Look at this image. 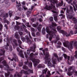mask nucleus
I'll return each instance as SVG.
<instances>
[{
    "label": "nucleus",
    "mask_w": 77,
    "mask_h": 77,
    "mask_svg": "<svg viewBox=\"0 0 77 77\" xmlns=\"http://www.w3.org/2000/svg\"><path fill=\"white\" fill-rule=\"evenodd\" d=\"M45 61L46 63H48V66H51V67H54L55 66L53 65H52L51 63H50L51 61V58H49V53L48 52H46L45 54Z\"/></svg>",
    "instance_id": "7"
},
{
    "label": "nucleus",
    "mask_w": 77,
    "mask_h": 77,
    "mask_svg": "<svg viewBox=\"0 0 77 77\" xmlns=\"http://www.w3.org/2000/svg\"><path fill=\"white\" fill-rule=\"evenodd\" d=\"M3 60H4V57H1L0 58V63H1V62Z\"/></svg>",
    "instance_id": "41"
},
{
    "label": "nucleus",
    "mask_w": 77,
    "mask_h": 77,
    "mask_svg": "<svg viewBox=\"0 0 77 77\" xmlns=\"http://www.w3.org/2000/svg\"><path fill=\"white\" fill-rule=\"evenodd\" d=\"M54 19L55 21H57V15H56L55 16H54Z\"/></svg>",
    "instance_id": "31"
},
{
    "label": "nucleus",
    "mask_w": 77,
    "mask_h": 77,
    "mask_svg": "<svg viewBox=\"0 0 77 77\" xmlns=\"http://www.w3.org/2000/svg\"><path fill=\"white\" fill-rule=\"evenodd\" d=\"M13 57H12V59L11 58L8 57V59L10 60L11 61H13L14 60V61L16 62V61H18V57L17 56L15 55V54L14 53H13Z\"/></svg>",
    "instance_id": "13"
},
{
    "label": "nucleus",
    "mask_w": 77,
    "mask_h": 77,
    "mask_svg": "<svg viewBox=\"0 0 77 77\" xmlns=\"http://www.w3.org/2000/svg\"><path fill=\"white\" fill-rule=\"evenodd\" d=\"M47 71V69L46 68L42 71V74H46Z\"/></svg>",
    "instance_id": "27"
},
{
    "label": "nucleus",
    "mask_w": 77,
    "mask_h": 77,
    "mask_svg": "<svg viewBox=\"0 0 77 77\" xmlns=\"http://www.w3.org/2000/svg\"><path fill=\"white\" fill-rule=\"evenodd\" d=\"M75 57L76 58H77V51H76L75 52Z\"/></svg>",
    "instance_id": "51"
},
{
    "label": "nucleus",
    "mask_w": 77,
    "mask_h": 77,
    "mask_svg": "<svg viewBox=\"0 0 77 77\" xmlns=\"http://www.w3.org/2000/svg\"><path fill=\"white\" fill-rule=\"evenodd\" d=\"M22 4V5H26V3H25V2L23 1V2L21 3Z\"/></svg>",
    "instance_id": "63"
},
{
    "label": "nucleus",
    "mask_w": 77,
    "mask_h": 77,
    "mask_svg": "<svg viewBox=\"0 0 77 77\" xmlns=\"http://www.w3.org/2000/svg\"><path fill=\"white\" fill-rule=\"evenodd\" d=\"M36 48V46H35L34 47L33 46H32V47H31L29 49L30 51H33V50H35V48Z\"/></svg>",
    "instance_id": "25"
},
{
    "label": "nucleus",
    "mask_w": 77,
    "mask_h": 77,
    "mask_svg": "<svg viewBox=\"0 0 77 77\" xmlns=\"http://www.w3.org/2000/svg\"><path fill=\"white\" fill-rule=\"evenodd\" d=\"M0 16L4 18H5L8 17V13L5 14V12H3V10H2L0 11Z\"/></svg>",
    "instance_id": "12"
},
{
    "label": "nucleus",
    "mask_w": 77,
    "mask_h": 77,
    "mask_svg": "<svg viewBox=\"0 0 77 77\" xmlns=\"http://www.w3.org/2000/svg\"><path fill=\"white\" fill-rule=\"evenodd\" d=\"M21 39L22 41H23V42L25 41V38H24L23 37H21Z\"/></svg>",
    "instance_id": "40"
},
{
    "label": "nucleus",
    "mask_w": 77,
    "mask_h": 77,
    "mask_svg": "<svg viewBox=\"0 0 77 77\" xmlns=\"http://www.w3.org/2000/svg\"><path fill=\"white\" fill-rule=\"evenodd\" d=\"M52 61L53 64H54V65H55V64H56L57 60H56V59L55 58V57H52Z\"/></svg>",
    "instance_id": "17"
},
{
    "label": "nucleus",
    "mask_w": 77,
    "mask_h": 77,
    "mask_svg": "<svg viewBox=\"0 0 77 77\" xmlns=\"http://www.w3.org/2000/svg\"><path fill=\"white\" fill-rule=\"evenodd\" d=\"M24 32H26V33H28V31L27 30V29H24Z\"/></svg>",
    "instance_id": "58"
},
{
    "label": "nucleus",
    "mask_w": 77,
    "mask_h": 77,
    "mask_svg": "<svg viewBox=\"0 0 77 77\" xmlns=\"http://www.w3.org/2000/svg\"><path fill=\"white\" fill-rule=\"evenodd\" d=\"M22 8H23V9L25 10V11H26L27 9V8L26 7L24 6H22Z\"/></svg>",
    "instance_id": "39"
},
{
    "label": "nucleus",
    "mask_w": 77,
    "mask_h": 77,
    "mask_svg": "<svg viewBox=\"0 0 77 77\" xmlns=\"http://www.w3.org/2000/svg\"><path fill=\"white\" fill-rule=\"evenodd\" d=\"M17 50L18 52H19V56H20V57H22V58H24V56L23 54V51H20V48L19 47H17Z\"/></svg>",
    "instance_id": "14"
},
{
    "label": "nucleus",
    "mask_w": 77,
    "mask_h": 77,
    "mask_svg": "<svg viewBox=\"0 0 77 77\" xmlns=\"http://www.w3.org/2000/svg\"><path fill=\"white\" fill-rule=\"evenodd\" d=\"M57 44H59V45H61L62 44V43H61V42H60L58 41L57 43Z\"/></svg>",
    "instance_id": "62"
},
{
    "label": "nucleus",
    "mask_w": 77,
    "mask_h": 77,
    "mask_svg": "<svg viewBox=\"0 0 77 77\" xmlns=\"http://www.w3.org/2000/svg\"><path fill=\"white\" fill-rule=\"evenodd\" d=\"M61 59H62V57H60L59 58H57V60L58 62H59V61Z\"/></svg>",
    "instance_id": "46"
},
{
    "label": "nucleus",
    "mask_w": 77,
    "mask_h": 77,
    "mask_svg": "<svg viewBox=\"0 0 77 77\" xmlns=\"http://www.w3.org/2000/svg\"><path fill=\"white\" fill-rule=\"evenodd\" d=\"M70 11H72V13H71L70 14L69 13V10H68V8H63V9L64 11H65V10L66 9V14H67V17L69 19H72V18L73 17V16H74V14H73V8L71 6H70Z\"/></svg>",
    "instance_id": "4"
},
{
    "label": "nucleus",
    "mask_w": 77,
    "mask_h": 77,
    "mask_svg": "<svg viewBox=\"0 0 77 77\" xmlns=\"http://www.w3.org/2000/svg\"><path fill=\"white\" fill-rule=\"evenodd\" d=\"M76 25L75 24V34H76L77 33V26L76 27Z\"/></svg>",
    "instance_id": "30"
},
{
    "label": "nucleus",
    "mask_w": 77,
    "mask_h": 77,
    "mask_svg": "<svg viewBox=\"0 0 77 77\" xmlns=\"http://www.w3.org/2000/svg\"><path fill=\"white\" fill-rule=\"evenodd\" d=\"M72 21L74 22V23H77V20L74 17H73L72 19Z\"/></svg>",
    "instance_id": "26"
},
{
    "label": "nucleus",
    "mask_w": 77,
    "mask_h": 77,
    "mask_svg": "<svg viewBox=\"0 0 77 77\" xmlns=\"http://www.w3.org/2000/svg\"><path fill=\"white\" fill-rule=\"evenodd\" d=\"M19 33L20 35H22L23 34L22 32H19Z\"/></svg>",
    "instance_id": "60"
},
{
    "label": "nucleus",
    "mask_w": 77,
    "mask_h": 77,
    "mask_svg": "<svg viewBox=\"0 0 77 77\" xmlns=\"http://www.w3.org/2000/svg\"><path fill=\"white\" fill-rule=\"evenodd\" d=\"M5 51L4 49L1 50L0 51V56H2V55H4L5 54Z\"/></svg>",
    "instance_id": "20"
},
{
    "label": "nucleus",
    "mask_w": 77,
    "mask_h": 77,
    "mask_svg": "<svg viewBox=\"0 0 77 77\" xmlns=\"http://www.w3.org/2000/svg\"><path fill=\"white\" fill-rule=\"evenodd\" d=\"M45 28H43L42 30V33L43 34H45Z\"/></svg>",
    "instance_id": "35"
},
{
    "label": "nucleus",
    "mask_w": 77,
    "mask_h": 77,
    "mask_svg": "<svg viewBox=\"0 0 77 77\" xmlns=\"http://www.w3.org/2000/svg\"><path fill=\"white\" fill-rule=\"evenodd\" d=\"M2 63V64H3L4 69L6 70H7L8 71L7 72H8V73H5V75L6 77H9V74H10V72H9V71H13L14 69H10V68L9 67V66H8V65L6 64V63H6V60H4L3 61Z\"/></svg>",
    "instance_id": "5"
},
{
    "label": "nucleus",
    "mask_w": 77,
    "mask_h": 77,
    "mask_svg": "<svg viewBox=\"0 0 77 77\" xmlns=\"http://www.w3.org/2000/svg\"><path fill=\"white\" fill-rule=\"evenodd\" d=\"M75 69V67L74 66H72L69 67L68 69V72L67 73V75L69 76L71 75L72 74V73L75 74V75H77V72L74 70Z\"/></svg>",
    "instance_id": "9"
},
{
    "label": "nucleus",
    "mask_w": 77,
    "mask_h": 77,
    "mask_svg": "<svg viewBox=\"0 0 77 77\" xmlns=\"http://www.w3.org/2000/svg\"><path fill=\"white\" fill-rule=\"evenodd\" d=\"M26 25L28 27H30V26L29 25V23H26Z\"/></svg>",
    "instance_id": "38"
},
{
    "label": "nucleus",
    "mask_w": 77,
    "mask_h": 77,
    "mask_svg": "<svg viewBox=\"0 0 77 77\" xmlns=\"http://www.w3.org/2000/svg\"><path fill=\"white\" fill-rule=\"evenodd\" d=\"M16 23L17 25H19L20 24V22H19L16 21Z\"/></svg>",
    "instance_id": "57"
},
{
    "label": "nucleus",
    "mask_w": 77,
    "mask_h": 77,
    "mask_svg": "<svg viewBox=\"0 0 77 77\" xmlns=\"http://www.w3.org/2000/svg\"><path fill=\"white\" fill-rule=\"evenodd\" d=\"M38 25V23L37 22L36 23V24H34L32 25V26L33 27H36Z\"/></svg>",
    "instance_id": "32"
},
{
    "label": "nucleus",
    "mask_w": 77,
    "mask_h": 77,
    "mask_svg": "<svg viewBox=\"0 0 77 77\" xmlns=\"http://www.w3.org/2000/svg\"><path fill=\"white\" fill-rule=\"evenodd\" d=\"M64 57L65 58V59H68V60H69V56H67L65 54H63Z\"/></svg>",
    "instance_id": "22"
},
{
    "label": "nucleus",
    "mask_w": 77,
    "mask_h": 77,
    "mask_svg": "<svg viewBox=\"0 0 77 77\" xmlns=\"http://www.w3.org/2000/svg\"><path fill=\"white\" fill-rule=\"evenodd\" d=\"M36 35L37 36H39V35H40V33H39V32H37L36 33Z\"/></svg>",
    "instance_id": "59"
},
{
    "label": "nucleus",
    "mask_w": 77,
    "mask_h": 77,
    "mask_svg": "<svg viewBox=\"0 0 77 77\" xmlns=\"http://www.w3.org/2000/svg\"><path fill=\"white\" fill-rule=\"evenodd\" d=\"M9 15L10 17H11V16L12 15V12L11 11H9Z\"/></svg>",
    "instance_id": "34"
},
{
    "label": "nucleus",
    "mask_w": 77,
    "mask_h": 77,
    "mask_svg": "<svg viewBox=\"0 0 77 77\" xmlns=\"http://www.w3.org/2000/svg\"><path fill=\"white\" fill-rule=\"evenodd\" d=\"M4 23H7L8 24H9V21L7 20L6 19L4 20Z\"/></svg>",
    "instance_id": "33"
},
{
    "label": "nucleus",
    "mask_w": 77,
    "mask_h": 77,
    "mask_svg": "<svg viewBox=\"0 0 77 77\" xmlns=\"http://www.w3.org/2000/svg\"><path fill=\"white\" fill-rule=\"evenodd\" d=\"M23 69H28V67L27 66H24L23 67Z\"/></svg>",
    "instance_id": "37"
},
{
    "label": "nucleus",
    "mask_w": 77,
    "mask_h": 77,
    "mask_svg": "<svg viewBox=\"0 0 77 77\" xmlns=\"http://www.w3.org/2000/svg\"><path fill=\"white\" fill-rule=\"evenodd\" d=\"M56 39L57 40H59V35H57V37H56Z\"/></svg>",
    "instance_id": "52"
},
{
    "label": "nucleus",
    "mask_w": 77,
    "mask_h": 77,
    "mask_svg": "<svg viewBox=\"0 0 77 77\" xmlns=\"http://www.w3.org/2000/svg\"><path fill=\"white\" fill-rule=\"evenodd\" d=\"M34 56H35V55L33 54V53H31L30 54V58H31L32 62H34V66L35 67L38 65V64L40 62V61L38 59H35V58H33V57H34Z\"/></svg>",
    "instance_id": "10"
},
{
    "label": "nucleus",
    "mask_w": 77,
    "mask_h": 77,
    "mask_svg": "<svg viewBox=\"0 0 77 77\" xmlns=\"http://www.w3.org/2000/svg\"><path fill=\"white\" fill-rule=\"evenodd\" d=\"M21 6V4L20 2H19L18 5H16L17 8H18L19 11H21L23 9L22 8L20 7Z\"/></svg>",
    "instance_id": "19"
},
{
    "label": "nucleus",
    "mask_w": 77,
    "mask_h": 77,
    "mask_svg": "<svg viewBox=\"0 0 77 77\" xmlns=\"http://www.w3.org/2000/svg\"><path fill=\"white\" fill-rule=\"evenodd\" d=\"M18 43H19V44H22V42L20 41V40L19 39L18 40Z\"/></svg>",
    "instance_id": "43"
},
{
    "label": "nucleus",
    "mask_w": 77,
    "mask_h": 77,
    "mask_svg": "<svg viewBox=\"0 0 77 77\" xmlns=\"http://www.w3.org/2000/svg\"><path fill=\"white\" fill-rule=\"evenodd\" d=\"M53 55L55 57H58V56L56 54L54 53Z\"/></svg>",
    "instance_id": "47"
},
{
    "label": "nucleus",
    "mask_w": 77,
    "mask_h": 77,
    "mask_svg": "<svg viewBox=\"0 0 77 77\" xmlns=\"http://www.w3.org/2000/svg\"><path fill=\"white\" fill-rule=\"evenodd\" d=\"M15 38H16V39H20V37L18 35V32H16L15 33Z\"/></svg>",
    "instance_id": "21"
},
{
    "label": "nucleus",
    "mask_w": 77,
    "mask_h": 77,
    "mask_svg": "<svg viewBox=\"0 0 77 77\" xmlns=\"http://www.w3.org/2000/svg\"><path fill=\"white\" fill-rule=\"evenodd\" d=\"M23 65V63H20L19 65V66H22V65Z\"/></svg>",
    "instance_id": "53"
},
{
    "label": "nucleus",
    "mask_w": 77,
    "mask_h": 77,
    "mask_svg": "<svg viewBox=\"0 0 77 77\" xmlns=\"http://www.w3.org/2000/svg\"><path fill=\"white\" fill-rule=\"evenodd\" d=\"M32 36H33L34 37H35V33H34V32L32 33Z\"/></svg>",
    "instance_id": "56"
},
{
    "label": "nucleus",
    "mask_w": 77,
    "mask_h": 77,
    "mask_svg": "<svg viewBox=\"0 0 77 77\" xmlns=\"http://www.w3.org/2000/svg\"><path fill=\"white\" fill-rule=\"evenodd\" d=\"M59 16H62L63 18H65V15H64V14H61L59 15Z\"/></svg>",
    "instance_id": "42"
},
{
    "label": "nucleus",
    "mask_w": 77,
    "mask_h": 77,
    "mask_svg": "<svg viewBox=\"0 0 77 77\" xmlns=\"http://www.w3.org/2000/svg\"><path fill=\"white\" fill-rule=\"evenodd\" d=\"M45 65L44 64H39L38 66V68H44Z\"/></svg>",
    "instance_id": "24"
},
{
    "label": "nucleus",
    "mask_w": 77,
    "mask_h": 77,
    "mask_svg": "<svg viewBox=\"0 0 77 77\" xmlns=\"http://www.w3.org/2000/svg\"><path fill=\"white\" fill-rule=\"evenodd\" d=\"M47 51H48V49L47 48H46L45 50H42V51L44 55H45V52Z\"/></svg>",
    "instance_id": "29"
},
{
    "label": "nucleus",
    "mask_w": 77,
    "mask_h": 77,
    "mask_svg": "<svg viewBox=\"0 0 77 77\" xmlns=\"http://www.w3.org/2000/svg\"><path fill=\"white\" fill-rule=\"evenodd\" d=\"M5 27L6 29H8V25L6 24H5Z\"/></svg>",
    "instance_id": "64"
},
{
    "label": "nucleus",
    "mask_w": 77,
    "mask_h": 77,
    "mask_svg": "<svg viewBox=\"0 0 77 77\" xmlns=\"http://www.w3.org/2000/svg\"><path fill=\"white\" fill-rule=\"evenodd\" d=\"M42 26L41 24L39 25L38 26L37 28V29L38 30L39 32H41V28H42Z\"/></svg>",
    "instance_id": "23"
},
{
    "label": "nucleus",
    "mask_w": 77,
    "mask_h": 77,
    "mask_svg": "<svg viewBox=\"0 0 77 77\" xmlns=\"http://www.w3.org/2000/svg\"><path fill=\"white\" fill-rule=\"evenodd\" d=\"M29 36L31 40V41L30 40V39H29V37L27 36H26V40H27V42L28 44H31L32 42V37H31V36H30V35H29Z\"/></svg>",
    "instance_id": "15"
},
{
    "label": "nucleus",
    "mask_w": 77,
    "mask_h": 77,
    "mask_svg": "<svg viewBox=\"0 0 77 77\" xmlns=\"http://www.w3.org/2000/svg\"><path fill=\"white\" fill-rule=\"evenodd\" d=\"M30 73H33V70L29 69L27 72L24 71V70H22L20 71V73H17V77H21V74H22L23 73H24V74H30ZM14 77H17V75L16 74H14Z\"/></svg>",
    "instance_id": "8"
},
{
    "label": "nucleus",
    "mask_w": 77,
    "mask_h": 77,
    "mask_svg": "<svg viewBox=\"0 0 77 77\" xmlns=\"http://www.w3.org/2000/svg\"><path fill=\"white\" fill-rule=\"evenodd\" d=\"M63 43L64 46L66 47H67L69 50L73 48V47H72L73 42H71L69 43L68 41L64 40L63 41Z\"/></svg>",
    "instance_id": "6"
},
{
    "label": "nucleus",
    "mask_w": 77,
    "mask_h": 77,
    "mask_svg": "<svg viewBox=\"0 0 77 77\" xmlns=\"http://www.w3.org/2000/svg\"><path fill=\"white\" fill-rule=\"evenodd\" d=\"M49 20L50 21H52L53 20V17H51L50 18Z\"/></svg>",
    "instance_id": "45"
},
{
    "label": "nucleus",
    "mask_w": 77,
    "mask_h": 77,
    "mask_svg": "<svg viewBox=\"0 0 77 77\" xmlns=\"http://www.w3.org/2000/svg\"><path fill=\"white\" fill-rule=\"evenodd\" d=\"M7 41H8V42H7V45L5 46V48L6 50H8V48H9V47L11 51H12V46L11 45H9V43H12V41H13V43L12 44L13 47H14L15 45V46H17L18 45V43H17V40L15 39L12 40V38H10L9 40H8Z\"/></svg>",
    "instance_id": "3"
},
{
    "label": "nucleus",
    "mask_w": 77,
    "mask_h": 77,
    "mask_svg": "<svg viewBox=\"0 0 77 77\" xmlns=\"http://www.w3.org/2000/svg\"><path fill=\"white\" fill-rule=\"evenodd\" d=\"M51 2V5L49 6L48 5H46V6L44 8V9H47V10H51L52 9L51 11L54 14H56V8H55V6H54V4L56 3L57 5V7L58 8L59 6H62L63 5V1H61V3H59V4H57L58 1L57 0L53 1L52 0H48Z\"/></svg>",
    "instance_id": "1"
},
{
    "label": "nucleus",
    "mask_w": 77,
    "mask_h": 77,
    "mask_svg": "<svg viewBox=\"0 0 77 77\" xmlns=\"http://www.w3.org/2000/svg\"><path fill=\"white\" fill-rule=\"evenodd\" d=\"M73 45L75 46V47L77 49V42H75L73 43Z\"/></svg>",
    "instance_id": "36"
},
{
    "label": "nucleus",
    "mask_w": 77,
    "mask_h": 77,
    "mask_svg": "<svg viewBox=\"0 0 77 77\" xmlns=\"http://www.w3.org/2000/svg\"><path fill=\"white\" fill-rule=\"evenodd\" d=\"M20 17H17V16L15 17H14L15 20H18V19H20Z\"/></svg>",
    "instance_id": "44"
},
{
    "label": "nucleus",
    "mask_w": 77,
    "mask_h": 77,
    "mask_svg": "<svg viewBox=\"0 0 77 77\" xmlns=\"http://www.w3.org/2000/svg\"><path fill=\"white\" fill-rule=\"evenodd\" d=\"M5 2V0H0V3H3Z\"/></svg>",
    "instance_id": "50"
},
{
    "label": "nucleus",
    "mask_w": 77,
    "mask_h": 77,
    "mask_svg": "<svg viewBox=\"0 0 77 77\" xmlns=\"http://www.w3.org/2000/svg\"><path fill=\"white\" fill-rule=\"evenodd\" d=\"M14 28L15 29H14V30H18V29H20V27L17 25V26H15L14 27Z\"/></svg>",
    "instance_id": "28"
},
{
    "label": "nucleus",
    "mask_w": 77,
    "mask_h": 77,
    "mask_svg": "<svg viewBox=\"0 0 77 77\" xmlns=\"http://www.w3.org/2000/svg\"><path fill=\"white\" fill-rule=\"evenodd\" d=\"M27 64H28L29 66L31 67V68H32V62L29 63L28 61L25 62V65H27Z\"/></svg>",
    "instance_id": "18"
},
{
    "label": "nucleus",
    "mask_w": 77,
    "mask_h": 77,
    "mask_svg": "<svg viewBox=\"0 0 77 77\" xmlns=\"http://www.w3.org/2000/svg\"><path fill=\"white\" fill-rule=\"evenodd\" d=\"M31 30L32 31V32H34L35 31V29H34L33 28H31Z\"/></svg>",
    "instance_id": "55"
},
{
    "label": "nucleus",
    "mask_w": 77,
    "mask_h": 77,
    "mask_svg": "<svg viewBox=\"0 0 77 77\" xmlns=\"http://www.w3.org/2000/svg\"><path fill=\"white\" fill-rule=\"evenodd\" d=\"M24 54L25 55V57H26V58H27V57H28V56H27V55L26 53V52H24Z\"/></svg>",
    "instance_id": "48"
},
{
    "label": "nucleus",
    "mask_w": 77,
    "mask_h": 77,
    "mask_svg": "<svg viewBox=\"0 0 77 77\" xmlns=\"http://www.w3.org/2000/svg\"><path fill=\"white\" fill-rule=\"evenodd\" d=\"M48 74L49 75H51V73H50V71H48Z\"/></svg>",
    "instance_id": "54"
},
{
    "label": "nucleus",
    "mask_w": 77,
    "mask_h": 77,
    "mask_svg": "<svg viewBox=\"0 0 77 77\" xmlns=\"http://www.w3.org/2000/svg\"><path fill=\"white\" fill-rule=\"evenodd\" d=\"M52 25L50 26V28L51 29H52L51 31H50L48 27H47L46 28V32L50 35L49 38V41H51V39L53 38H53H55L56 36L55 34L57 32V31L56 30L55 28L54 27V26H56L57 25L54 22L52 23Z\"/></svg>",
    "instance_id": "2"
},
{
    "label": "nucleus",
    "mask_w": 77,
    "mask_h": 77,
    "mask_svg": "<svg viewBox=\"0 0 77 77\" xmlns=\"http://www.w3.org/2000/svg\"><path fill=\"white\" fill-rule=\"evenodd\" d=\"M62 50L63 51H65V48H64L62 47Z\"/></svg>",
    "instance_id": "61"
},
{
    "label": "nucleus",
    "mask_w": 77,
    "mask_h": 77,
    "mask_svg": "<svg viewBox=\"0 0 77 77\" xmlns=\"http://www.w3.org/2000/svg\"><path fill=\"white\" fill-rule=\"evenodd\" d=\"M61 27L60 26H58L57 27V29L59 32L62 33V34H63V35H65L66 36H69L70 35H72V34H73V31H72L70 32L69 34H68L65 31L61 30Z\"/></svg>",
    "instance_id": "11"
},
{
    "label": "nucleus",
    "mask_w": 77,
    "mask_h": 77,
    "mask_svg": "<svg viewBox=\"0 0 77 77\" xmlns=\"http://www.w3.org/2000/svg\"><path fill=\"white\" fill-rule=\"evenodd\" d=\"M27 54L28 55H29L30 54V51L28 50L27 51Z\"/></svg>",
    "instance_id": "49"
},
{
    "label": "nucleus",
    "mask_w": 77,
    "mask_h": 77,
    "mask_svg": "<svg viewBox=\"0 0 77 77\" xmlns=\"http://www.w3.org/2000/svg\"><path fill=\"white\" fill-rule=\"evenodd\" d=\"M33 6H32L31 7V9H29L28 11L26 12V15L27 17H30V13H31V11H32V9L33 8Z\"/></svg>",
    "instance_id": "16"
}]
</instances>
